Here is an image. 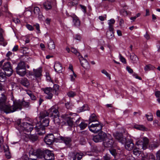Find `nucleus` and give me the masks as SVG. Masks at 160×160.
I'll return each mask as SVG.
<instances>
[{"label": "nucleus", "mask_w": 160, "mask_h": 160, "mask_svg": "<svg viewBox=\"0 0 160 160\" xmlns=\"http://www.w3.org/2000/svg\"><path fill=\"white\" fill-rule=\"evenodd\" d=\"M40 119L39 117H36L33 120L31 123L27 122H23L20 123V122L18 121V126L17 128L20 133L22 131H26L27 132H31L33 129V126L36 125L35 129L36 131L38 132V134L41 135L42 134L45 133L44 128L40 127L38 128V125H39V123H38V119Z\"/></svg>", "instance_id": "1"}, {"label": "nucleus", "mask_w": 160, "mask_h": 160, "mask_svg": "<svg viewBox=\"0 0 160 160\" xmlns=\"http://www.w3.org/2000/svg\"><path fill=\"white\" fill-rule=\"evenodd\" d=\"M30 159L32 160H54V156L51 151L46 150L43 151L40 149L30 152Z\"/></svg>", "instance_id": "2"}, {"label": "nucleus", "mask_w": 160, "mask_h": 160, "mask_svg": "<svg viewBox=\"0 0 160 160\" xmlns=\"http://www.w3.org/2000/svg\"><path fill=\"white\" fill-rule=\"evenodd\" d=\"M58 107L57 105H54L52 106L47 111H45L40 113V118H45L47 116L52 117L57 114H59Z\"/></svg>", "instance_id": "3"}, {"label": "nucleus", "mask_w": 160, "mask_h": 160, "mask_svg": "<svg viewBox=\"0 0 160 160\" xmlns=\"http://www.w3.org/2000/svg\"><path fill=\"white\" fill-rule=\"evenodd\" d=\"M77 116L75 113L72 114L71 112H68L62 115L61 117L66 121L68 125L71 127L73 125L74 121Z\"/></svg>", "instance_id": "4"}, {"label": "nucleus", "mask_w": 160, "mask_h": 160, "mask_svg": "<svg viewBox=\"0 0 160 160\" xmlns=\"http://www.w3.org/2000/svg\"><path fill=\"white\" fill-rule=\"evenodd\" d=\"M13 101V104L11 108V113L14 112L18 110H21L22 106L27 107L29 105V103L28 102L21 101L20 100Z\"/></svg>", "instance_id": "5"}, {"label": "nucleus", "mask_w": 160, "mask_h": 160, "mask_svg": "<svg viewBox=\"0 0 160 160\" xmlns=\"http://www.w3.org/2000/svg\"><path fill=\"white\" fill-rule=\"evenodd\" d=\"M0 97V111H3L5 112L8 113H11V106L9 104H5L6 98L5 95L2 94Z\"/></svg>", "instance_id": "6"}, {"label": "nucleus", "mask_w": 160, "mask_h": 160, "mask_svg": "<svg viewBox=\"0 0 160 160\" xmlns=\"http://www.w3.org/2000/svg\"><path fill=\"white\" fill-rule=\"evenodd\" d=\"M4 61V60H2L0 62V68L3 70L7 76L9 77L12 74L13 70L10 62H7L3 63Z\"/></svg>", "instance_id": "7"}, {"label": "nucleus", "mask_w": 160, "mask_h": 160, "mask_svg": "<svg viewBox=\"0 0 160 160\" xmlns=\"http://www.w3.org/2000/svg\"><path fill=\"white\" fill-rule=\"evenodd\" d=\"M16 69L17 73L21 76H24L26 74V66L23 61L19 62Z\"/></svg>", "instance_id": "8"}, {"label": "nucleus", "mask_w": 160, "mask_h": 160, "mask_svg": "<svg viewBox=\"0 0 160 160\" xmlns=\"http://www.w3.org/2000/svg\"><path fill=\"white\" fill-rule=\"evenodd\" d=\"M93 140H111L112 138L110 134H107L101 131L98 134L93 136Z\"/></svg>", "instance_id": "9"}, {"label": "nucleus", "mask_w": 160, "mask_h": 160, "mask_svg": "<svg viewBox=\"0 0 160 160\" xmlns=\"http://www.w3.org/2000/svg\"><path fill=\"white\" fill-rule=\"evenodd\" d=\"M103 126L102 124L99 122L98 123L92 124L88 126V128L91 132L96 133L101 130Z\"/></svg>", "instance_id": "10"}, {"label": "nucleus", "mask_w": 160, "mask_h": 160, "mask_svg": "<svg viewBox=\"0 0 160 160\" xmlns=\"http://www.w3.org/2000/svg\"><path fill=\"white\" fill-rule=\"evenodd\" d=\"M44 93L46 94L45 96L46 98L48 99H51L52 98L53 95L52 93V89L51 87H47L42 89Z\"/></svg>", "instance_id": "11"}, {"label": "nucleus", "mask_w": 160, "mask_h": 160, "mask_svg": "<svg viewBox=\"0 0 160 160\" xmlns=\"http://www.w3.org/2000/svg\"><path fill=\"white\" fill-rule=\"evenodd\" d=\"M121 143H124L125 148L128 150H132L134 147V144L132 141H118Z\"/></svg>", "instance_id": "12"}, {"label": "nucleus", "mask_w": 160, "mask_h": 160, "mask_svg": "<svg viewBox=\"0 0 160 160\" xmlns=\"http://www.w3.org/2000/svg\"><path fill=\"white\" fill-rule=\"evenodd\" d=\"M22 134L21 138L23 140H28V139L30 140H37L38 139V137L36 134L29 135L25 133Z\"/></svg>", "instance_id": "13"}, {"label": "nucleus", "mask_w": 160, "mask_h": 160, "mask_svg": "<svg viewBox=\"0 0 160 160\" xmlns=\"http://www.w3.org/2000/svg\"><path fill=\"white\" fill-rule=\"evenodd\" d=\"M44 118H40V119H38V123H39V125H38V128L42 127L41 128L43 127L44 128V131L45 132V127L48 126L49 123V120L48 118H45L43 120L42 122H41V121L42 119H44Z\"/></svg>", "instance_id": "14"}, {"label": "nucleus", "mask_w": 160, "mask_h": 160, "mask_svg": "<svg viewBox=\"0 0 160 160\" xmlns=\"http://www.w3.org/2000/svg\"><path fill=\"white\" fill-rule=\"evenodd\" d=\"M70 16L73 19V26L77 28L79 27L80 25V22L78 18L74 14H72Z\"/></svg>", "instance_id": "15"}, {"label": "nucleus", "mask_w": 160, "mask_h": 160, "mask_svg": "<svg viewBox=\"0 0 160 160\" xmlns=\"http://www.w3.org/2000/svg\"><path fill=\"white\" fill-rule=\"evenodd\" d=\"M148 143V141H138L136 142V145L139 148H141L143 149H145L147 148Z\"/></svg>", "instance_id": "16"}, {"label": "nucleus", "mask_w": 160, "mask_h": 160, "mask_svg": "<svg viewBox=\"0 0 160 160\" xmlns=\"http://www.w3.org/2000/svg\"><path fill=\"white\" fill-rule=\"evenodd\" d=\"M103 145L105 147L112 148L116 146L115 142L114 141H104Z\"/></svg>", "instance_id": "17"}, {"label": "nucleus", "mask_w": 160, "mask_h": 160, "mask_svg": "<svg viewBox=\"0 0 160 160\" xmlns=\"http://www.w3.org/2000/svg\"><path fill=\"white\" fill-rule=\"evenodd\" d=\"M73 160H81L83 156V154L81 152H72Z\"/></svg>", "instance_id": "18"}, {"label": "nucleus", "mask_w": 160, "mask_h": 160, "mask_svg": "<svg viewBox=\"0 0 160 160\" xmlns=\"http://www.w3.org/2000/svg\"><path fill=\"white\" fill-rule=\"evenodd\" d=\"M79 60L81 65L84 68H87L89 67V63L86 59L81 57L79 58Z\"/></svg>", "instance_id": "19"}, {"label": "nucleus", "mask_w": 160, "mask_h": 160, "mask_svg": "<svg viewBox=\"0 0 160 160\" xmlns=\"http://www.w3.org/2000/svg\"><path fill=\"white\" fill-rule=\"evenodd\" d=\"M55 71L58 73L61 72L62 70V64L59 62H56L54 65Z\"/></svg>", "instance_id": "20"}, {"label": "nucleus", "mask_w": 160, "mask_h": 160, "mask_svg": "<svg viewBox=\"0 0 160 160\" xmlns=\"http://www.w3.org/2000/svg\"><path fill=\"white\" fill-rule=\"evenodd\" d=\"M2 149L5 153V155L7 158L8 159L10 158V154L8 146L6 144L3 145Z\"/></svg>", "instance_id": "21"}, {"label": "nucleus", "mask_w": 160, "mask_h": 160, "mask_svg": "<svg viewBox=\"0 0 160 160\" xmlns=\"http://www.w3.org/2000/svg\"><path fill=\"white\" fill-rule=\"evenodd\" d=\"M33 75L36 78H39L42 75V69L41 68H38L37 69H33Z\"/></svg>", "instance_id": "22"}, {"label": "nucleus", "mask_w": 160, "mask_h": 160, "mask_svg": "<svg viewBox=\"0 0 160 160\" xmlns=\"http://www.w3.org/2000/svg\"><path fill=\"white\" fill-rule=\"evenodd\" d=\"M79 0H68L67 5L68 6L72 7L76 6L78 3Z\"/></svg>", "instance_id": "23"}, {"label": "nucleus", "mask_w": 160, "mask_h": 160, "mask_svg": "<svg viewBox=\"0 0 160 160\" xmlns=\"http://www.w3.org/2000/svg\"><path fill=\"white\" fill-rule=\"evenodd\" d=\"M21 84L25 87L28 88L30 85L29 82L26 78H22L20 81Z\"/></svg>", "instance_id": "24"}, {"label": "nucleus", "mask_w": 160, "mask_h": 160, "mask_svg": "<svg viewBox=\"0 0 160 160\" xmlns=\"http://www.w3.org/2000/svg\"><path fill=\"white\" fill-rule=\"evenodd\" d=\"M44 140H59V139L55 138L52 133H49L44 138Z\"/></svg>", "instance_id": "25"}, {"label": "nucleus", "mask_w": 160, "mask_h": 160, "mask_svg": "<svg viewBox=\"0 0 160 160\" xmlns=\"http://www.w3.org/2000/svg\"><path fill=\"white\" fill-rule=\"evenodd\" d=\"M134 128L139 130L145 131L147 130V128L142 125L135 124L134 126Z\"/></svg>", "instance_id": "26"}, {"label": "nucleus", "mask_w": 160, "mask_h": 160, "mask_svg": "<svg viewBox=\"0 0 160 160\" xmlns=\"http://www.w3.org/2000/svg\"><path fill=\"white\" fill-rule=\"evenodd\" d=\"M89 120V123L97 121H98V117L95 114L92 113L90 116Z\"/></svg>", "instance_id": "27"}, {"label": "nucleus", "mask_w": 160, "mask_h": 160, "mask_svg": "<svg viewBox=\"0 0 160 160\" xmlns=\"http://www.w3.org/2000/svg\"><path fill=\"white\" fill-rule=\"evenodd\" d=\"M130 59L133 63L136 62L138 60L137 56L134 53H132L130 54Z\"/></svg>", "instance_id": "28"}, {"label": "nucleus", "mask_w": 160, "mask_h": 160, "mask_svg": "<svg viewBox=\"0 0 160 160\" xmlns=\"http://www.w3.org/2000/svg\"><path fill=\"white\" fill-rule=\"evenodd\" d=\"M33 12L34 14L37 16H38L39 18H41V12L39 8L38 7H34L33 9Z\"/></svg>", "instance_id": "29"}, {"label": "nucleus", "mask_w": 160, "mask_h": 160, "mask_svg": "<svg viewBox=\"0 0 160 160\" xmlns=\"http://www.w3.org/2000/svg\"><path fill=\"white\" fill-rule=\"evenodd\" d=\"M113 136L117 140H122V133L117 132L113 133Z\"/></svg>", "instance_id": "30"}, {"label": "nucleus", "mask_w": 160, "mask_h": 160, "mask_svg": "<svg viewBox=\"0 0 160 160\" xmlns=\"http://www.w3.org/2000/svg\"><path fill=\"white\" fill-rule=\"evenodd\" d=\"M48 47L50 50L54 49L55 48V45L53 41L50 39L48 43Z\"/></svg>", "instance_id": "31"}, {"label": "nucleus", "mask_w": 160, "mask_h": 160, "mask_svg": "<svg viewBox=\"0 0 160 160\" xmlns=\"http://www.w3.org/2000/svg\"><path fill=\"white\" fill-rule=\"evenodd\" d=\"M59 114L53 116V121L55 124L59 125L60 123V120L59 119Z\"/></svg>", "instance_id": "32"}, {"label": "nucleus", "mask_w": 160, "mask_h": 160, "mask_svg": "<svg viewBox=\"0 0 160 160\" xmlns=\"http://www.w3.org/2000/svg\"><path fill=\"white\" fill-rule=\"evenodd\" d=\"M43 6L46 10L50 9L52 7L51 2L48 1H47L43 3Z\"/></svg>", "instance_id": "33"}, {"label": "nucleus", "mask_w": 160, "mask_h": 160, "mask_svg": "<svg viewBox=\"0 0 160 160\" xmlns=\"http://www.w3.org/2000/svg\"><path fill=\"white\" fill-rule=\"evenodd\" d=\"M144 160H155V156L152 153H148L145 157Z\"/></svg>", "instance_id": "34"}, {"label": "nucleus", "mask_w": 160, "mask_h": 160, "mask_svg": "<svg viewBox=\"0 0 160 160\" xmlns=\"http://www.w3.org/2000/svg\"><path fill=\"white\" fill-rule=\"evenodd\" d=\"M88 126V124L85 121L81 122L79 124V127L81 130L84 129Z\"/></svg>", "instance_id": "35"}, {"label": "nucleus", "mask_w": 160, "mask_h": 160, "mask_svg": "<svg viewBox=\"0 0 160 160\" xmlns=\"http://www.w3.org/2000/svg\"><path fill=\"white\" fill-rule=\"evenodd\" d=\"M26 93L28 94L32 100H35L36 99V97L33 95L32 92L30 90H26Z\"/></svg>", "instance_id": "36"}, {"label": "nucleus", "mask_w": 160, "mask_h": 160, "mask_svg": "<svg viewBox=\"0 0 160 160\" xmlns=\"http://www.w3.org/2000/svg\"><path fill=\"white\" fill-rule=\"evenodd\" d=\"M6 76L5 72H0V82H4L6 79Z\"/></svg>", "instance_id": "37"}, {"label": "nucleus", "mask_w": 160, "mask_h": 160, "mask_svg": "<svg viewBox=\"0 0 160 160\" xmlns=\"http://www.w3.org/2000/svg\"><path fill=\"white\" fill-rule=\"evenodd\" d=\"M59 88V86L57 84H55L54 85L53 89H52V92H55V94L57 95L58 92V91Z\"/></svg>", "instance_id": "38"}, {"label": "nucleus", "mask_w": 160, "mask_h": 160, "mask_svg": "<svg viewBox=\"0 0 160 160\" xmlns=\"http://www.w3.org/2000/svg\"><path fill=\"white\" fill-rule=\"evenodd\" d=\"M65 106L67 109L71 110L73 107L72 103L70 102H67L65 104Z\"/></svg>", "instance_id": "39"}, {"label": "nucleus", "mask_w": 160, "mask_h": 160, "mask_svg": "<svg viewBox=\"0 0 160 160\" xmlns=\"http://www.w3.org/2000/svg\"><path fill=\"white\" fill-rule=\"evenodd\" d=\"M87 107V105H84L82 107L79 108L78 109V112H80L83 111H84L87 110L86 107Z\"/></svg>", "instance_id": "40"}, {"label": "nucleus", "mask_w": 160, "mask_h": 160, "mask_svg": "<svg viewBox=\"0 0 160 160\" xmlns=\"http://www.w3.org/2000/svg\"><path fill=\"white\" fill-rule=\"evenodd\" d=\"M4 31L2 29L0 28V42H2L4 41V39L3 36Z\"/></svg>", "instance_id": "41"}, {"label": "nucleus", "mask_w": 160, "mask_h": 160, "mask_svg": "<svg viewBox=\"0 0 160 160\" xmlns=\"http://www.w3.org/2000/svg\"><path fill=\"white\" fill-rule=\"evenodd\" d=\"M33 26L36 29V32L37 33H41V31L40 29V26L38 24L36 23L33 25Z\"/></svg>", "instance_id": "42"}, {"label": "nucleus", "mask_w": 160, "mask_h": 160, "mask_svg": "<svg viewBox=\"0 0 160 160\" xmlns=\"http://www.w3.org/2000/svg\"><path fill=\"white\" fill-rule=\"evenodd\" d=\"M101 72L102 73L105 75L106 76L109 78V80H111V78L110 74L108 73L106 70L104 69L102 70L101 71Z\"/></svg>", "instance_id": "43"}, {"label": "nucleus", "mask_w": 160, "mask_h": 160, "mask_svg": "<svg viewBox=\"0 0 160 160\" xmlns=\"http://www.w3.org/2000/svg\"><path fill=\"white\" fill-rule=\"evenodd\" d=\"M154 68V67L150 65H146L145 66V67H144V70L145 71H148V70H151V69H152Z\"/></svg>", "instance_id": "44"}, {"label": "nucleus", "mask_w": 160, "mask_h": 160, "mask_svg": "<svg viewBox=\"0 0 160 160\" xmlns=\"http://www.w3.org/2000/svg\"><path fill=\"white\" fill-rule=\"evenodd\" d=\"M71 52L74 53L77 56H79L80 53L78 52L77 50L74 48H72L71 50Z\"/></svg>", "instance_id": "45"}, {"label": "nucleus", "mask_w": 160, "mask_h": 160, "mask_svg": "<svg viewBox=\"0 0 160 160\" xmlns=\"http://www.w3.org/2000/svg\"><path fill=\"white\" fill-rule=\"evenodd\" d=\"M77 75L75 74L74 71H73V75H70V80L71 81L73 82L74 81L75 78H76Z\"/></svg>", "instance_id": "46"}, {"label": "nucleus", "mask_w": 160, "mask_h": 160, "mask_svg": "<svg viewBox=\"0 0 160 160\" xmlns=\"http://www.w3.org/2000/svg\"><path fill=\"white\" fill-rule=\"evenodd\" d=\"M107 35L110 38H112L114 36L113 32H107Z\"/></svg>", "instance_id": "47"}, {"label": "nucleus", "mask_w": 160, "mask_h": 160, "mask_svg": "<svg viewBox=\"0 0 160 160\" xmlns=\"http://www.w3.org/2000/svg\"><path fill=\"white\" fill-rule=\"evenodd\" d=\"M78 116L76 117V118H77V120H76V121L75 122L74 126L77 127V126H79V124L80 123V118H77Z\"/></svg>", "instance_id": "48"}, {"label": "nucleus", "mask_w": 160, "mask_h": 160, "mask_svg": "<svg viewBox=\"0 0 160 160\" xmlns=\"http://www.w3.org/2000/svg\"><path fill=\"white\" fill-rule=\"evenodd\" d=\"M74 38L76 40L80 41L82 38V37L80 34H77L74 36Z\"/></svg>", "instance_id": "49"}, {"label": "nucleus", "mask_w": 160, "mask_h": 160, "mask_svg": "<svg viewBox=\"0 0 160 160\" xmlns=\"http://www.w3.org/2000/svg\"><path fill=\"white\" fill-rule=\"evenodd\" d=\"M67 95L69 97H73L76 95V93L75 92L71 91L68 92Z\"/></svg>", "instance_id": "50"}, {"label": "nucleus", "mask_w": 160, "mask_h": 160, "mask_svg": "<svg viewBox=\"0 0 160 160\" xmlns=\"http://www.w3.org/2000/svg\"><path fill=\"white\" fill-rule=\"evenodd\" d=\"M46 144L48 146V147H51L52 143L55 141H44Z\"/></svg>", "instance_id": "51"}, {"label": "nucleus", "mask_w": 160, "mask_h": 160, "mask_svg": "<svg viewBox=\"0 0 160 160\" xmlns=\"http://www.w3.org/2000/svg\"><path fill=\"white\" fill-rule=\"evenodd\" d=\"M140 151L137 149H134L133 151V154L137 156H138L140 154Z\"/></svg>", "instance_id": "52"}, {"label": "nucleus", "mask_w": 160, "mask_h": 160, "mask_svg": "<svg viewBox=\"0 0 160 160\" xmlns=\"http://www.w3.org/2000/svg\"><path fill=\"white\" fill-rule=\"evenodd\" d=\"M60 140H71V138L69 137L60 136Z\"/></svg>", "instance_id": "53"}, {"label": "nucleus", "mask_w": 160, "mask_h": 160, "mask_svg": "<svg viewBox=\"0 0 160 160\" xmlns=\"http://www.w3.org/2000/svg\"><path fill=\"white\" fill-rule=\"evenodd\" d=\"M147 119L148 121H151L153 120V116L152 115H149L147 114L146 115Z\"/></svg>", "instance_id": "54"}, {"label": "nucleus", "mask_w": 160, "mask_h": 160, "mask_svg": "<svg viewBox=\"0 0 160 160\" xmlns=\"http://www.w3.org/2000/svg\"><path fill=\"white\" fill-rule=\"evenodd\" d=\"M111 153L115 157L116 155V150L115 149H113L109 150Z\"/></svg>", "instance_id": "55"}, {"label": "nucleus", "mask_w": 160, "mask_h": 160, "mask_svg": "<svg viewBox=\"0 0 160 160\" xmlns=\"http://www.w3.org/2000/svg\"><path fill=\"white\" fill-rule=\"evenodd\" d=\"M115 21L113 19H112L108 21V25H113L115 23Z\"/></svg>", "instance_id": "56"}, {"label": "nucleus", "mask_w": 160, "mask_h": 160, "mask_svg": "<svg viewBox=\"0 0 160 160\" xmlns=\"http://www.w3.org/2000/svg\"><path fill=\"white\" fill-rule=\"evenodd\" d=\"M27 28L30 31H32L34 30V28L32 26L29 24L26 25Z\"/></svg>", "instance_id": "57"}, {"label": "nucleus", "mask_w": 160, "mask_h": 160, "mask_svg": "<svg viewBox=\"0 0 160 160\" xmlns=\"http://www.w3.org/2000/svg\"><path fill=\"white\" fill-rule=\"evenodd\" d=\"M12 55V53L10 51H8L6 55V57L8 60L10 59V57Z\"/></svg>", "instance_id": "58"}, {"label": "nucleus", "mask_w": 160, "mask_h": 160, "mask_svg": "<svg viewBox=\"0 0 160 160\" xmlns=\"http://www.w3.org/2000/svg\"><path fill=\"white\" fill-rule=\"evenodd\" d=\"M126 70L130 73H132L133 72V70L129 67L127 66L126 67Z\"/></svg>", "instance_id": "59"}, {"label": "nucleus", "mask_w": 160, "mask_h": 160, "mask_svg": "<svg viewBox=\"0 0 160 160\" xmlns=\"http://www.w3.org/2000/svg\"><path fill=\"white\" fill-rule=\"evenodd\" d=\"M12 20L16 24L19 23L20 22V20L17 18H13Z\"/></svg>", "instance_id": "60"}, {"label": "nucleus", "mask_w": 160, "mask_h": 160, "mask_svg": "<svg viewBox=\"0 0 160 160\" xmlns=\"http://www.w3.org/2000/svg\"><path fill=\"white\" fill-rule=\"evenodd\" d=\"M155 95L157 98H160V91H156L155 92Z\"/></svg>", "instance_id": "61"}, {"label": "nucleus", "mask_w": 160, "mask_h": 160, "mask_svg": "<svg viewBox=\"0 0 160 160\" xmlns=\"http://www.w3.org/2000/svg\"><path fill=\"white\" fill-rule=\"evenodd\" d=\"M3 144V141H0V152L2 151V148L3 147V145H4Z\"/></svg>", "instance_id": "62"}, {"label": "nucleus", "mask_w": 160, "mask_h": 160, "mask_svg": "<svg viewBox=\"0 0 160 160\" xmlns=\"http://www.w3.org/2000/svg\"><path fill=\"white\" fill-rule=\"evenodd\" d=\"M133 76L135 77V78L136 79H138L140 80H141L142 79V78L140 77H139L136 73H134L133 74Z\"/></svg>", "instance_id": "63"}, {"label": "nucleus", "mask_w": 160, "mask_h": 160, "mask_svg": "<svg viewBox=\"0 0 160 160\" xmlns=\"http://www.w3.org/2000/svg\"><path fill=\"white\" fill-rule=\"evenodd\" d=\"M156 157L157 159L160 160V149L157 152Z\"/></svg>", "instance_id": "64"}]
</instances>
